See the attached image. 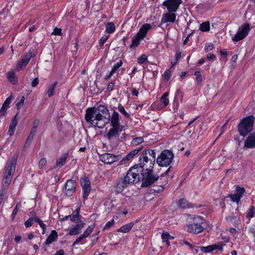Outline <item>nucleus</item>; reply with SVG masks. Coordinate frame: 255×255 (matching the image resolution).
<instances>
[{
    "label": "nucleus",
    "mask_w": 255,
    "mask_h": 255,
    "mask_svg": "<svg viewBox=\"0 0 255 255\" xmlns=\"http://www.w3.org/2000/svg\"><path fill=\"white\" fill-rule=\"evenodd\" d=\"M85 119L99 128H104L110 121L112 127L122 126L120 123L119 114L114 111L111 117L107 108L102 105L87 109Z\"/></svg>",
    "instance_id": "f257e3e1"
},
{
    "label": "nucleus",
    "mask_w": 255,
    "mask_h": 255,
    "mask_svg": "<svg viewBox=\"0 0 255 255\" xmlns=\"http://www.w3.org/2000/svg\"><path fill=\"white\" fill-rule=\"evenodd\" d=\"M137 172V171L135 168L131 167L124 178L117 179L115 185V192L121 193L128 186L139 182L140 180Z\"/></svg>",
    "instance_id": "f03ea898"
},
{
    "label": "nucleus",
    "mask_w": 255,
    "mask_h": 255,
    "mask_svg": "<svg viewBox=\"0 0 255 255\" xmlns=\"http://www.w3.org/2000/svg\"><path fill=\"white\" fill-rule=\"evenodd\" d=\"M148 153L150 154L152 156L151 158L146 157V155H140L139 158V163L134 165L132 167L135 168L137 171L138 177L140 180L141 177L139 172L145 171L152 170L155 164L156 153L154 151H148Z\"/></svg>",
    "instance_id": "7ed1b4c3"
},
{
    "label": "nucleus",
    "mask_w": 255,
    "mask_h": 255,
    "mask_svg": "<svg viewBox=\"0 0 255 255\" xmlns=\"http://www.w3.org/2000/svg\"><path fill=\"white\" fill-rule=\"evenodd\" d=\"M18 154L15 153L7 161V166L6 167V170L3 178L2 187H7L11 182L12 173H14L15 169V166L17 162Z\"/></svg>",
    "instance_id": "20e7f679"
},
{
    "label": "nucleus",
    "mask_w": 255,
    "mask_h": 255,
    "mask_svg": "<svg viewBox=\"0 0 255 255\" xmlns=\"http://www.w3.org/2000/svg\"><path fill=\"white\" fill-rule=\"evenodd\" d=\"M206 224V220L198 216L194 217L192 222L186 225V230L189 233L198 234L203 231Z\"/></svg>",
    "instance_id": "39448f33"
},
{
    "label": "nucleus",
    "mask_w": 255,
    "mask_h": 255,
    "mask_svg": "<svg viewBox=\"0 0 255 255\" xmlns=\"http://www.w3.org/2000/svg\"><path fill=\"white\" fill-rule=\"evenodd\" d=\"M255 120L253 116H250L242 119L238 126L241 135L245 137L252 130Z\"/></svg>",
    "instance_id": "423d86ee"
},
{
    "label": "nucleus",
    "mask_w": 255,
    "mask_h": 255,
    "mask_svg": "<svg viewBox=\"0 0 255 255\" xmlns=\"http://www.w3.org/2000/svg\"><path fill=\"white\" fill-rule=\"evenodd\" d=\"M142 186L147 187L154 183L159 179V176L153 173V170L139 172Z\"/></svg>",
    "instance_id": "0eeeda50"
},
{
    "label": "nucleus",
    "mask_w": 255,
    "mask_h": 255,
    "mask_svg": "<svg viewBox=\"0 0 255 255\" xmlns=\"http://www.w3.org/2000/svg\"><path fill=\"white\" fill-rule=\"evenodd\" d=\"M174 158L173 152L167 149L163 150L156 159V162L160 166H168L172 162Z\"/></svg>",
    "instance_id": "6e6552de"
},
{
    "label": "nucleus",
    "mask_w": 255,
    "mask_h": 255,
    "mask_svg": "<svg viewBox=\"0 0 255 255\" xmlns=\"http://www.w3.org/2000/svg\"><path fill=\"white\" fill-rule=\"evenodd\" d=\"M123 126L112 127L105 136L109 140L114 139H117L118 140H122L123 138H125V132H124L122 134L123 136H121V138H119L120 133L123 130Z\"/></svg>",
    "instance_id": "1a4fd4ad"
},
{
    "label": "nucleus",
    "mask_w": 255,
    "mask_h": 255,
    "mask_svg": "<svg viewBox=\"0 0 255 255\" xmlns=\"http://www.w3.org/2000/svg\"><path fill=\"white\" fill-rule=\"evenodd\" d=\"M250 30V24L249 23H244L239 28L237 33L233 37V41L238 42L243 39L248 35Z\"/></svg>",
    "instance_id": "9d476101"
},
{
    "label": "nucleus",
    "mask_w": 255,
    "mask_h": 255,
    "mask_svg": "<svg viewBox=\"0 0 255 255\" xmlns=\"http://www.w3.org/2000/svg\"><path fill=\"white\" fill-rule=\"evenodd\" d=\"M81 185L83 192V198L84 201L87 199L91 191V182L88 177L84 176L81 178Z\"/></svg>",
    "instance_id": "9b49d317"
},
{
    "label": "nucleus",
    "mask_w": 255,
    "mask_h": 255,
    "mask_svg": "<svg viewBox=\"0 0 255 255\" xmlns=\"http://www.w3.org/2000/svg\"><path fill=\"white\" fill-rule=\"evenodd\" d=\"M181 0H165L162 3V5L167 7L169 12H176L182 3Z\"/></svg>",
    "instance_id": "f8f14e48"
},
{
    "label": "nucleus",
    "mask_w": 255,
    "mask_h": 255,
    "mask_svg": "<svg viewBox=\"0 0 255 255\" xmlns=\"http://www.w3.org/2000/svg\"><path fill=\"white\" fill-rule=\"evenodd\" d=\"M120 155H116L109 153H105L100 156V160L106 164H111L120 159Z\"/></svg>",
    "instance_id": "ddd939ff"
},
{
    "label": "nucleus",
    "mask_w": 255,
    "mask_h": 255,
    "mask_svg": "<svg viewBox=\"0 0 255 255\" xmlns=\"http://www.w3.org/2000/svg\"><path fill=\"white\" fill-rule=\"evenodd\" d=\"M31 57L32 52L29 51L22 57L20 61L17 62L16 66V70L19 71L24 68L28 63Z\"/></svg>",
    "instance_id": "4468645a"
},
{
    "label": "nucleus",
    "mask_w": 255,
    "mask_h": 255,
    "mask_svg": "<svg viewBox=\"0 0 255 255\" xmlns=\"http://www.w3.org/2000/svg\"><path fill=\"white\" fill-rule=\"evenodd\" d=\"M77 184L74 180H68L65 184L66 194L68 196H71L75 192Z\"/></svg>",
    "instance_id": "2eb2a0df"
},
{
    "label": "nucleus",
    "mask_w": 255,
    "mask_h": 255,
    "mask_svg": "<svg viewBox=\"0 0 255 255\" xmlns=\"http://www.w3.org/2000/svg\"><path fill=\"white\" fill-rule=\"evenodd\" d=\"M85 223L83 221H79L78 224L72 225L69 229V235L70 236H76L81 233L82 229L85 226Z\"/></svg>",
    "instance_id": "dca6fc26"
},
{
    "label": "nucleus",
    "mask_w": 255,
    "mask_h": 255,
    "mask_svg": "<svg viewBox=\"0 0 255 255\" xmlns=\"http://www.w3.org/2000/svg\"><path fill=\"white\" fill-rule=\"evenodd\" d=\"M176 17V14L173 12H168L163 14L161 19V24L165 23L168 22L174 23Z\"/></svg>",
    "instance_id": "f3484780"
},
{
    "label": "nucleus",
    "mask_w": 255,
    "mask_h": 255,
    "mask_svg": "<svg viewBox=\"0 0 255 255\" xmlns=\"http://www.w3.org/2000/svg\"><path fill=\"white\" fill-rule=\"evenodd\" d=\"M244 148H255V133H251L245 140Z\"/></svg>",
    "instance_id": "a211bd4d"
},
{
    "label": "nucleus",
    "mask_w": 255,
    "mask_h": 255,
    "mask_svg": "<svg viewBox=\"0 0 255 255\" xmlns=\"http://www.w3.org/2000/svg\"><path fill=\"white\" fill-rule=\"evenodd\" d=\"M244 192L245 189L244 188L238 187L236 193L230 195L229 197L233 202H236L238 204Z\"/></svg>",
    "instance_id": "6ab92c4d"
},
{
    "label": "nucleus",
    "mask_w": 255,
    "mask_h": 255,
    "mask_svg": "<svg viewBox=\"0 0 255 255\" xmlns=\"http://www.w3.org/2000/svg\"><path fill=\"white\" fill-rule=\"evenodd\" d=\"M151 28V26L150 24H144L140 28L138 32L136 34L139 35L140 38L142 39L146 36L147 31Z\"/></svg>",
    "instance_id": "aec40b11"
},
{
    "label": "nucleus",
    "mask_w": 255,
    "mask_h": 255,
    "mask_svg": "<svg viewBox=\"0 0 255 255\" xmlns=\"http://www.w3.org/2000/svg\"><path fill=\"white\" fill-rule=\"evenodd\" d=\"M12 101V97L11 96L8 97L6 99L5 101L2 104V106L0 110V117H3L4 116L6 111L8 108L9 107V105L10 103Z\"/></svg>",
    "instance_id": "412c9836"
},
{
    "label": "nucleus",
    "mask_w": 255,
    "mask_h": 255,
    "mask_svg": "<svg viewBox=\"0 0 255 255\" xmlns=\"http://www.w3.org/2000/svg\"><path fill=\"white\" fill-rule=\"evenodd\" d=\"M142 148V146H141L131 151H130L128 154L124 156L121 161H129L131 160L135 155H136Z\"/></svg>",
    "instance_id": "4be33fe9"
},
{
    "label": "nucleus",
    "mask_w": 255,
    "mask_h": 255,
    "mask_svg": "<svg viewBox=\"0 0 255 255\" xmlns=\"http://www.w3.org/2000/svg\"><path fill=\"white\" fill-rule=\"evenodd\" d=\"M58 238V234L56 231L53 230L51 231L50 235L47 237L44 244L48 245L51 244L57 240Z\"/></svg>",
    "instance_id": "5701e85b"
},
{
    "label": "nucleus",
    "mask_w": 255,
    "mask_h": 255,
    "mask_svg": "<svg viewBox=\"0 0 255 255\" xmlns=\"http://www.w3.org/2000/svg\"><path fill=\"white\" fill-rule=\"evenodd\" d=\"M69 157V153L66 152L65 154H64L63 155H62L61 157L58 158L56 161V164L57 167H61L66 162V160Z\"/></svg>",
    "instance_id": "b1692460"
},
{
    "label": "nucleus",
    "mask_w": 255,
    "mask_h": 255,
    "mask_svg": "<svg viewBox=\"0 0 255 255\" xmlns=\"http://www.w3.org/2000/svg\"><path fill=\"white\" fill-rule=\"evenodd\" d=\"M134 225V224L133 222L127 224L118 229L117 232L123 233H128L131 230Z\"/></svg>",
    "instance_id": "393cba45"
},
{
    "label": "nucleus",
    "mask_w": 255,
    "mask_h": 255,
    "mask_svg": "<svg viewBox=\"0 0 255 255\" xmlns=\"http://www.w3.org/2000/svg\"><path fill=\"white\" fill-rule=\"evenodd\" d=\"M178 205L181 208H192L194 206L191 203H189L185 199H181L178 201Z\"/></svg>",
    "instance_id": "a878e982"
},
{
    "label": "nucleus",
    "mask_w": 255,
    "mask_h": 255,
    "mask_svg": "<svg viewBox=\"0 0 255 255\" xmlns=\"http://www.w3.org/2000/svg\"><path fill=\"white\" fill-rule=\"evenodd\" d=\"M116 30V26L115 24L112 22H108L106 25L105 31L108 33H113Z\"/></svg>",
    "instance_id": "bb28decb"
},
{
    "label": "nucleus",
    "mask_w": 255,
    "mask_h": 255,
    "mask_svg": "<svg viewBox=\"0 0 255 255\" xmlns=\"http://www.w3.org/2000/svg\"><path fill=\"white\" fill-rule=\"evenodd\" d=\"M255 214V208L254 206H251L247 212L246 213V218L250 220L254 217Z\"/></svg>",
    "instance_id": "cd10ccee"
},
{
    "label": "nucleus",
    "mask_w": 255,
    "mask_h": 255,
    "mask_svg": "<svg viewBox=\"0 0 255 255\" xmlns=\"http://www.w3.org/2000/svg\"><path fill=\"white\" fill-rule=\"evenodd\" d=\"M7 78L12 84H15L17 82L15 74L12 71L8 72L7 73Z\"/></svg>",
    "instance_id": "c85d7f7f"
},
{
    "label": "nucleus",
    "mask_w": 255,
    "mask_h": 255,
    "mask_svg": "<svg viewBox=\"0 0 255 255\" xmlns=\"http://www.w3.org/2000/svg\"><path fill=\"white\" fill-rule=\"evenodd\" d=\"M142 39L140 38L139 35L138 36L137 34H136L132 39V43L130 45V47L132 48L137 46L139 44L140 41Z\"/></svg>",
    "instance_id": "c756f323"
},
{
    "label": "nucleus",
    "mask_w": 255,
    "mask_h": 255,
    "mask_svg": "<svg viewBox=\"0 0 255 255\" xmlns=\"http://www.w3.org/2000/svg\"><path fill=\"white\" fill-rule=\"evenodd\" d=\"M200 30L203 32L210 30V23L208 21L203 22L200 25Z\"/></svg>",
    "instance_id": "7c9ffc66"
},
{
    "label": "nucleus",
    "mask_w": 255,
    "mask_h": 255,
    "mask_svg": "<svg viewBox=\"0 0 255 255\" xmlns=\"http://www.w3.org/2000/svg\"><path fill=\"white\" fill-rule=\"evenodd\" d=\"M35 130H34L33 129H31V131L26 139V141L25 142V146L27 145V146H29L30 142H31L33 138V137L35 135V134L36 133Z\"/></svg>",
    "instance_id": "2f4dec72"
},
{
    "label": "nucleus",
    "mask_w": 255,
    "mask_h": 255,
    "mask_svg": "<svg viewBox=\"0 0 255 255\" xmlns=\"http://www.w3.org/2000/svg\"><path fill=\"white\" fill-rule=\"evenodd\" d=\"M144 141V138L142 136H138L133 138L131 141V144L134 146H136Z\"/></svg>",
    "instance_id": "473e14b6"
},
{
    "label": "nucleus",
    "mask_w": 255,
    "mask_h": 255,
    "mask_svg": "<svg viewBox=\"0 0 255 255\" xmlns=\"http://www.w3.org/2000/svg\"><path fill=\"white\" fill-rule=\"evenodd\" d=\"M119 112L123 114L128 120L130 119L131 116L129 114L126 112L125 109L122 105L119 106L118 107Z\"/></svg>",
    "instance_id": "72a5a7b5"
},
{
    "label": "nucleus",
    "mask_w": 255,
    "mask_h": 255,
    "mask_svg": "<svg viewBox=\"0 0 255 255\" xmlns=\"http://www.w3.org/2000/svg\"><path fill=\"white\" fill-rule=\"evenodd\" d=\"M95 227V224H93L92 225L88 227V228L86 229V230L82 234L85 238H87L89 236V235L92 232L93 229Z\"/></svg>",
    "instance_id": "f704fd0d"
},
{
    "label": "nucleus",
    "mask_w": 255,
    "mask_h": 255,
    "mask_svg": "<svg viewBox=\"0 0 255 255\" xmlns=\"http://www.w3.org/2000/svg\"><path fill=\"white\" fill-rule=\"evenodd\" d=\"M57 82H55L53 83L48 88L47 91V94L49 97H51L53 95V91L57 85Z\"/></svg>",
    "instance_id": "c9c22d12"
},
{
    "label": "nucleus",
    "mask_w": 255,
    "mask_h": 255,
    "mask_svg": "<svg viewBox=\"0 0 255 255\" xmlns=\"http://www.w3.org/2000/svg\"><path fill=\"white\" fill-rule=\"evenodd\" d=\"M76 217H75L73 214L72 215H68V216H66L62 218H61L59 219V221L61 222H63L68 219H70L71 221L72 222H75L77 221V220L75 218Z\"/></svg>",
    "instance_id": "e433bc0d"
},
{
    "label": "nucleus",
    "mask_w": 255,
    "mask_h": 255,
    "mask_svg": "<svg viewBox=\"0 0 255 255\" xmlns=\"http://www.w3.org/2000/svg\"><path fill=\"white\" fill-rule=\"evenodd\" d=\"M170 237V235L168 232H163L161 235V238L163 242H166L168 246L170 245L169 242V238Z\"/></svg>",
    "instance_id": "4c0bfd02"
},
{
    "label": "nucleus",
    "mask_w": 255,
    "mask_h": 255,
    "mask_svg": "<svg viewBox=\"0 0 255 255\" xmlns=\"http://www.w3.org/2000/svg\"><path fill=\"white\" fill-rule=\"evenodd\" d=\"M168 95V93H165L161 97V101H162L163 104L165 106H166L168 105L169 103V100L167 98V96Z\"/></svg>",
    "instance_id": "58836bf2"
},
{
    "label": "nucleus",
    "mask_w": 255,
    "mask_h": 255,
    "mask_svg": "<svg viewBox=\"0 0 255 255\" xmlns=\"http://www.w3.org/2000/svg\"><path fill=\"white\" fill-rule=\"evenodd\" d=\"M201 251L204 253H209L214 251L213 245L207 247H202L200 249Z\"/></svg>",
    "instance_id": "ea45409f"
},
{
    "label": "nucleus",
    "mask_w": 255,
    "mask_h": 255,
    "mask_svg": "<svg viewBox=\"0 0 255 255\" xmlns=\"http://www.w3.org/2000/svg\"><path fill=\"white\" fill-rule=\"evenodd\" d=\"M17 115L16 114L13 118H12L11 124L9 125V127L14 128H15L16 126L17 125L18 120H17Z\"/></svg>",
    "instance_id": "a19ab883"
},
{
    "label": "nucleus",
    "mask_w": 255,
    "mask_h": 255,
    "mask_svg": "<svg viewBox=\"0 0 255 255\" xmlns=\"http://www.w3.org/2000/svg\"><path fill=\"white\" fill-rule=\"evenodd\" d=\"M109 37V35H104L100 38L99 42V45L100 47H102L103 46L105 41L108 39Z\"/></svg>",
    "instance_id": "79ce46f5"
},
{
    "label": "nucleus",
    "mask_w": 255,
    "mask_h": 255,
    "mask_svg": "<svg viewBox=\"0 0 255 255\" xmlns=\"http://www.w3.org/2000/svg\"><path fill=\"white\" fill-rule=\"evenodd\" d=\"M115 221L113 219L108 222L105 225L104 228H103V231H106L108 230L109 228L112 227L114 224Z\"/></svg>",
    "instance_id": "37998d69"
},
{
    "label": "nucleus",
    "mask_w": 255,
    "mask_h": 255,
    "mask_svg": "<svg viewBox=\"0 0 255 255\" xmlns=\"http://www.w3.org/2000/svg\"><path fill=\"white\" fill-rule=\"evenodd\" d=\"M123 62L121 60L118 62L116 64L114 65L112 70V73H115L117 70L122 66Z\"/></svg>",
    "instance_id": "c03bdc74"
},
{
    "label": "nucleus",
    "mask_w": 255,
    "mask_h": 255,
    "mask_svg": "<svg viewBox=\"0 0 255 255\" xmlns=\"http://www.w3.org/2000/svg\"><path fill=\"white\" fill-rule=\"evenodd\" d=\"M214 48V45L212 43H206L205 46V50L206 52H208L212 50Z\"/></svg>",
    "instance_id": "a18cd8bd"
},
{
    "label": "nucleus",
    "mask_w": 255,
    "mask_h": 255,
    "mask_svg": "<svg viewBox=\"0 0 255 255\" xmlns=\"http://www.w3.org/2000/svg\"><path fill=\"white\" fill-rule=\"evenodd\" d=\"M33 221H34V218H30L26 221H25L24 225L26 228H29L32 225Z\"/></svg>",
    "instance_id": "49530a36"
},
{
    "label": "nucleus",
    "mask_w": 255,
    "mask_h": 255,
    "mask_svg": "<svg viewBox=\"0 0 255 255\" xmlns=\"http://www.w3.org/2000/svg\"><path fill=\"white\" fill-rule=\"evenodd\" d=\"M195 75L196 76V80L198 84L201 83L202 81V76L200 74V72L199 71H196L195 73Z\"/></svg>",
    "instance_id": "de8ad7c7"
},
{
    "label": "nucleus",
    "mask_w": 255,
    "mask_h": 255,
    "mask_svg": "<svg viewBox=\"0 0 255 255\" xmlns=\"http://www.w3.org/2000/svg\"><path fill=\"white\" fill-rule=\"evenodd\" d=\"M47 164V160L46 158H41L39 162L38 167L39 168H42L44 167Z\"/></svg>",
    "instance_id": "09e8293b"
},
{
    "label": "nucleus",
    "mask_w": 255,
    "mask_h": 255,
    "mask_svg": "<svg viewBox=\"0 0 255 255\" xmlns=\"http://www.w3.org/2000/svg\"><path fill=\"white\" fill-rule=\"evenodd\" d=\"M166 183H167V182L165 180L164 182H163L162 183V184H161V185H159V188H158L157 189H153L154 191L155 192H157V193L162 192L164 190V186L166 184Z\"/></svg>",
    "instance_id": "8fccbe9b"
},
{
    "label": "nucleus",
    "mask_w": 255,
    "mask_h": 255,
    "mask_svg": "<svg viewBox=\"0 0 255 255\" xmlns=\"http://www.w3.org/2000/svg\"><path fill=\"white\" fill-rule=\"evenodd\" d=\"M24 100V97L22 96L19 101L16 104V106L17 109H20L23 106Z\"/></svg>",
    "instance_id": "3c124183"
},
{
    "label": "nucleus",
    "mask_w": 255,
    "mask_h": 255,
    "mask_svg": "<svg viewBox=\"0 0 255 255\" xmlns=\"http://www.w3.org/2000/svg\"><path fill=\"white\" fill-rule=\"evenodd\" d=\"M18 210H19V208L18 207V203H17L16 206L14 207V208L12 212V214L11 215V218L12 219V220H13V219H14Z\"/></svg>",
    "instance_id": "603ef678"
},
{
    "label": "nucleus",
    "mask_w": 255,
    "mask_h": 255,
    "mask_svg": "<svg viewBox=\"0 0 255 255\" xmlns=\"http://www.w3.org/2000/svg\"><path fill=\"white\" fill-rule=\"evenodd\" d=\"M80 208H77L73 212V215L76 217V219L77 220H79L81 218V216L79 214Z\"/></svg>",
    "instance_id": "864d4df0"
},
{
    "label": "nucleus",
    "mask_w": 255,
    "mask_h": 255,
    "mask_svg": "<svg viewBox=\"0 0 255 255\" xmlns=\"http://www.w3.org/2000/svg\"><path fill=\"white\" fill-rule=\"evenodd\" d=\"M147 57L145 55H142L137 59L138 63L140 64L143 63L146 60H147Z\"/></svg>",
    "instance_id": "5fc2aeb1"
},
{
    "label": "nucleus",
    "mask_w": 255,
    "mask_h": 255,
    "mask_svg": "<svg viewBox=\"0 0 255 255\" xmlns=\"http://www.w3.org/2000/svg\"><path fill=\"white\" fill-rule=\"evenodd\" d=\"M86 238L85 236L82 234L76 240V241L73 243L72 246L74 247L76 245L78 244L80 242H81L82 240Z\"/></svg>",
    "instance_id": "6e6d98bb"
},
{
    "label": "nucleus",
    "mask_w": 255,
    "mask_h": 255,
    "mask_svg": "<svg viewBox=\"0 0 255 255\" xmlns=\"http://www.w3.org/2000/svg\"><path fill=\"white\" fill-rule=\"evenodd\" d=\"M39 125V120L38 119H35L33 121V126L31 129L36 131V128Z\"/></svg>",
    "instance_id": "4d7b16f0"
},
{
    "label": "nucleus",
    "mask_w": 255,
    "mask_h": 255,
    "mask_svg": "<svg viewBox=\"0 0 255 255\" xmlns=\"http://www.w3.org/2000/svg\"><path fill=\"white\" fill-rule=\"evenodd\" d=\"M52 34L55 35H61L62 34L61 29L55 27Z\"/></svg>",
    "instance_id": "13d9d810"
},
{
    "label": "nucleus",
    "mask_w": 255,
    "mask_h": 255,
    "mask_svg": "<svg viewBox=\"0 0 255 255\" xmlns=\"http://www.w3.org/2000/svg\"><path fill=\"white\" fill-rule=\"evenodd\" d=\"M170 71L169 69H167L164 73V79L166 81H168L170 78Z\"/></svg>",
    "instance_id": "bf43d9fd"
},
{
    "label": "nucleus",
    "mask_w": 255,
    "mask_h": 255,
    "mask_svg": "<svg viewBox=\"0 0 255 255\" xmlns=\"http://www.w3.org/2000/svg\"><path fill=\"white\" fill-rule=\"evenodd\" d=\"M38 83H39L38 78H37V77L35 78L31 83V86L32 87H35L38 84Z\"/></svg>",
    "instance_id": "052dcab7"
},
{
    "label": "nucleus",
    "mask_w": 255,
    "mask_h": 255,
    "mask_svg": "<svg viewBox=\"0 0 255 255\" xmlns=\"http://www.w3.org/2000/svg\"><path fill=\"white\" fill-rule=\"evenodd\" d=\"M214 250L218 249L220 251L223 250V246L221 244H213V245Z\"/></svg>",
    "instance_id": "680f3d73"
},
{
    "label": "nucleus",
    "mask_w": 255,
    "mask_h": 255,
    "mask_svg": "<svg viewBox=\"0 0 255 255\" xmlns=\"http://www.w3.org/2000/svg\"><path fill=\"white\" fill-rule=\"evenodd\" d=\"M115 83L114 82H110L107 87V90L109 91H112L114 89Z\"/></svg>",
    "instance_id": "e2e57ef3"
},
{
    "label": "nucleus",
    "mask_w": 255,
    "mask_h": 255,
    "mask_svg": "<svg viewBox=\"0 0 255 255\" xmlns=\"http://www.w3.org/2000/svg\"><path fill=\"white\" fill-rule=\"evenodd\" d=\"M148 151H154V150H152V149H150L146 150L143 153H142V154L141 155H146V157H148V158H151V157H152V156L151 155H150V154L147 153L149 152Z\"/></svg>",
    "instance_id": "0e129e2a"
},
{
    "label": "nucleus",
    "mask_w": 255,
    "mask_h": 255,
    "mask_svg": "<svg viewBox=\"0 0 255 255\" xmlns=\"http://www.w3.org/2000/svg\"><path fill=\"white\" fill-rule=\"evenodd\" d=\"M207 57L210 60H213L216 58V56L214 54L209 53L207 54Z\"/></svg>",
    "instance_id": "69168bd1"
},
{
    "label": "nucleus",
    "mask_w": 255,
    "mask_h": 255,
    "mask_svg": "<svg viewBox=\"0 0 255 255\" xmlns=\"http://www.w3.org/2000/svg\"><path fill=\"white\" fill-rule=\"evenodd\" d=\"M14 130H15V128L9 127V129H8V134L9 135H13V133L14 132Z\"/></svg>",
    "instance_id": "338daca9"
},
{
    "label": "nucleus",
    "mask_w": 255,
    "mask_h": 255,
    "mask_svg": "<svg viewBox=\"0 0 255 255\" xmlns=\"http://www.w3.org/2000/svg\"><path fill=\"white\" fill-rule=\"evenodd\" d=\"M64 251L63 250H60L56 252V253L54 254V255H64Z\"/></svg>",
    "instance_id": "774afa93"
}]
</instances>
